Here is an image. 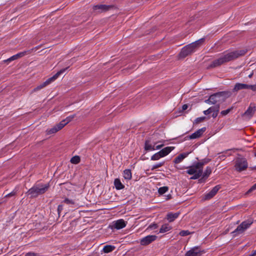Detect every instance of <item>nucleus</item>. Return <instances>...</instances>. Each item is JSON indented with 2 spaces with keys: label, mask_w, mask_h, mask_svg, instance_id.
Masks as SVG:
<instances>
[{
  "label": "nucleus",
  "mask_w": 256,
  "mask_h": 256,
  "mask_svg": "<svg viewBox=\"0 0 256 256\" xmlns=\"http://www.w3.org/2000/svg\"><path fill=\"white\" fill-rule=\"evenodd\" d=\"M49 184L34 186L28 192V194L32 198H36L38 195L44 194L48 188Z\"/></svg>",
  "instance_id": "nucleus-4"
},
{
  "label": "nucleus",
  "mask_w": 256,
  "mask_h": 256,
  "mask_svg": "<svg viewBox=\"0 0 256 256\" xmlns=\"http://www.w3.org/2000/svg\"><path fill=\"white\" fill-rule=\"evenodd\" d=\"M80 161V158L78 156H75L72 158L70 159V162L73 164H78Z\"/></svg>",
  "instance_id": "nucleus-29"
},
{
  "label": "nucleus",
  "mask_w": 256,
  "mask_h": 256,
  "mask_svg": "<svg viewBox=\"0 0 256 256\" xmlns=\"http://www.w3.org/2000/svg\"><path fill=\"white\" fill-rule=\"evenodd\" d=\"M126 222L123 219H120L114 222L112 228L116 230H120L126 226Z\"/></svg>",
  "instance_id": "nucleus-15"
},
{
  "label": "nucleus",
  "mask_w": 256,
  "mask_h": 256,
  "mask_svg": "<svg viewBox=\"0 0 256 256\" xmlns=\"http://www.w3.org/2000/svg\"><path fill=\"white\" fill-rule=\"evenodd\" d=\"M256 255V250H252L249 256H255Z\"/></svg>",
  "instance_id": "nucleus-48"
},
{
  "label": "nucleus",
  "mask_w": 256,
  "mask_h": 256,
  "mask_svg": "<svg viewBox=\"0 0 256 256\" xmlns=\"http://www.w3.org/2000/svg\"><path fill=\"white\" fill-rule=\"evenodd\" d=\"M200 252L198 248L196 246L188 251L184 256H198L200 255Z\"/></svg>",
  "instance_id": "nucleus-19"
},
{
  "label": "nucleus",
  "mask_w": 256,
  "mask_h": 256,
  "mask_svg": "<svg viewBox=\"0 0 256 256\" xmlns=\"http://www.w3.org/2000/svg\"><path fill=\"white\" fill-rule=\"evenodd\" d=\"M123 176L125 180H130L132 178V174L130 169H126L124 171Z\"/></svg>",
  "instance_id": "nucleus-26"
},
{
  "label": "nucleus",
  "mask_w": 256,
  "mask_h": 256,
  "mask_svg": "<svg viewBox=\"0 0 256 256\" xmlns=\"http://www.w3.org/2000/svg\"><path fill=\"white\" fill-rule=\"evenodd\" d=\"M245 53L246 52L244 50L224 52L220 54L218 58L213 60L208 68H211L218 66L226 62L232 60L240 56L244 55Z\"/></svg>",
  "instance_id": "nucleus-1"
},
{
  "label": "nucleus",
  "mask_w": 256,
  "mask_h": 256,
  "mask_svg": "<svg viewBox=\"0 0 256 256\" xmlns=\"http://www.w3.org/2000/svg\"><path fill=\"white\" fill-rule=\"evenodd\" d=\"M210 161V159H204L202 160V162H198V163H204V165L208 163Z\"/></svg>",
  "instance_id": "nucleus-45"
},
{
  "label": "nucleus",
  "mask_w": 256,
  "mask_h": 256,
  "mask_svg": "<svg viewBox=\"0 0 256 256\" xmlns=\"http://www.w3.org/2000/svg\"><path fill=\"white\" fill-rule=\"evenodd\" d=\"M164 163H165L163 161V162H160L159 163H158L156 164H155L152 166L150 170H152L154 171L156 169L158 168L163 166L164 164Z\"/></svg>",
  "instance_id": "nucleus-30"
},
{
  "label": "nucleus",
  "mask_w": 256,
  "mask_h": 256,
  "mask_svg": "<svg viewBox=\"0 0 256 256\" xmlns=\"http://www.w3.org/2000/svg\"><path fill=\"white\" fill-rule=\"evenodd\" d=\"M25 256H36L34 253H28Z\"/></svg>",
  "instance_id": "nucleus-49"
},
{
  "label": "nucleus",
  "mask_w": 256,
  "mask_h": 256,
  "mask_svg": "<svg viewBox=\"0 0 256 256\" xmlns=\"http://www.w3.org/2000/svg\"><path fill=\"white\" fill-rule=\"evenodd\" d=\"M31 50H28V51H24L20 52H19L15 55L12 56L8 60H6V62H10L14 60H16L26 55L27 54H28L30 52Z\"/></svg>",
  "instance_id": "nucleus-18"
},
{
  "label": "nucleus",
  "mask_w": 256,
  "mask_h": 256,
  "mask_svg": "<svg viewBox=\"0 0 256 256\" xmlns=\"http://www.w3.org/2000/svg\"><path fill=\"white\" fill-rule=\"evenodd\" d=\"M66 68H63L58 72H57L53 76L48 78L46 82H44L42 84L38 86L36 88H34L33 90V92H36V90H40L42 89V88H44L48 84H50L52 82H54L55 80L58 76L62 74V73L64 72Z\"/></svg>",
  "instance_id": "nucleus-8"
},
{
  "label": "nucleus",
  "mask_w": 256,
  "mask_h": 256,
  "mask_svg": "<svg viewBox=\"0 0 256 256\" xmlns=\"http://www.w3.org/2000/svg\"><path fill=\"white\" fill-rule=\"evenodd\" d=\"M234 168L235 170L239 172L246 170L248 168L247 160L243 157L236 158L234 160Z\"/></svg>",
  "instance_id": "nucleus-5"
},
{
  "label": "nucleus",
  "mask_w": 256,
  "mask_h": 256,
  "mask_svg": "<svg viewBox=\"0 0 256 256\" xmlns=\"http://www.w3.org/2000/svg\"><path fill=\"white\" fill-rule=\"evenodd\" d=\"M114 185L115 188L118 190H120L124 188V186L121 182L119 178H116L114 180Z\"/></svg>",
  "instance_id": "nucleus-24"
},
{
  "label": "nucleus",
  "mask_w": 256,
  "mask_h": 256,
  "mask_svg": "<svg viewBox=\"0 0 256 256\" xmlns=\"http://www.w3.org/2000/svg\"><path fill=\"white\" fill-rule=\"evenodd\" d=\"M62 210V206L59 205L58 206V211L60 212V211Z\"/></svg>",
  "instance_id": "nucleus-50"
},
{
  "label": "nucleus",
  "mask_w": 256,
  "mask_h": 256,
  "mask_svg": "<svg viewBox=\"0 0 256 256\" xmlns=\"http://www.w3.org/2000/svg\"><path fill=\"white\" fill-rule=\"evenodd\" d=\"M179 215H180V212L168 213L166 216L167 220L169 222H172L174 221L176 218H178Z\"/></svg>",
  "instance_id": "nucleus-22"
},
{
  "label": "nucleus",
  "mask_w": 256,
  "mask_h": 256,
  "mask_svg": "<svg viewBox=\"0 0 256 256\" xmlns=\"http://www.w3.org/2000/svg\"><path fill=\"white\" fill-rule=\"evenodd\" d=\"M112 8V6L106 4H98L93 6V10L98 12H106Z\"/></svg>",
  "instance_id": "nucleus-13"
},
{
  "label": "nucleus",
  "mask_w": 256,
  "mask_h": 256,
  "mask_svg": "<svg viewBox=\"0 0 256 256\" xmlns=\"http://www.w3.org/2000/svg\"><path fill=\"white\" fill-rule=\"evenodd\" d=\"M206 128L205 127L200 128L188 136V138L190 140L200 138L203 133L206 131Z\"/></svg>",
  "instance_id": "nucleus-17"
},
{
  "label": "nucleus",
  "mask_w": 256,
  "mask_h": 256,
  "mask_svg": "<svg viewBox=\"0 0 256 256\" xmlns=\"http://www.w3.org/2000/svg\"><path fill=\"white\" fill-rule=\"evenodd\" d=\"M16 194V191L15 190H12V192L6 194L5 196L6 198H9L10 196H15Z\"/></svg>",
  "instance_id": "nucleus-37"
},
{
  "label": "nucleus",
  "mask_w": 256,
  "mask_h": 256,
  "mask_svg": "<svg viewBox=\"0 0 256 256\" xmlns=\"http://www.w3.org/2000/svg\"><path fill=\"white\" fill-rule=\"evenodd\" d=\"M252 222H248L246 221L243 222L240 224L237 228L232 232V234L234 236H236L238 234L242 233L246 230L252 224Z\"/></svg>",
  "instance_id": "nucleus-11"
},
{
  "label": "nucleus",
  "mask_w": 256,
  "mask_h": 256,
  "mask_svg": "<svg viewBox=\"0 0 256 256\" xmlns=\"http://www.w3.org/2000/svg\"><path fill=\"white\" fill-rule=\"evenodd\" d=\"M256 112V106L254 104L250 103L246 111L242 114V116L246 119L251 118Z\"/></svg>",
  "instance_id": "nucleus-10"
},
{
  "label": "nucleus",
  "mask_w": 256,
  "mask_h": 256,
  "mask_svg": "<svg viewBox=\"0 0 256 256\" xmlns=\"http://www.w3.org/2000/svg\"><path fill=\"white\" fill-rule=\"evenodd\" d=\"M158 142H151L150 140H146L144 143V150L146 151H152L155 150V146Z\"/></svg>",
  "instance_id": "nucleus-16"
},
{
  "label": "nucleus",
  "mask_w": 256,
  "mask_h": 256,
  "mask_svg": "<svg viewBox=\"0 0 256 256\" xmlns=\"http://www.w3.org/2000/svg\"><path fill=\"white\" fill-rule=\"evenodd\" d=\"M161 158H162V157L161 156L160 152H158L156 153L155 154H154V155H152L151 156L150 160H158Z\"/></svg>",
  "instance_id": "nucleus-31"
},
{
  "label": "nucleus",
  "mask_w": 256,
  "mask_h": 256,
  "mask_svg": "<svg viewBox=\"0 0 256 256\" xmlns=\"http://www.w3.org/2000/svg\"><path fill=\"white\" fill-rule=\"evenodd\" d=\"M204 119H205V117L198 118L195 120V123L196 124L200 123V122H202Z\"/></svg>",
  "instance_id": "nucleus-38"
},
{
  "label": "nucleus",
  "mask_w": 256,
  "mask_h": 256,
  "mask_svg": "<svg viewBox=\"0 0 256 256\" xmlns=\"http://www.w3.org/2000/svg\"><path fill=\"white\" fill-rule=\"evenodd\" d=\"M248 89H250L254 92H256V84L254 85L248 84Z\"/></svg>",
  "instance_id": "nucleus-40"
},
{
  "label": "nucleus",
  "mask_w": 256,
  "mask_h": 256,
  "mask_svg": "<svg viewBox=\"0 0 256 256\" xmlns=\"http://www.w3.org/2000/svg\"><path fill=\"white\" fill-rule=\"evenodd\" d=\"M228 150H226L224 152H222V153H220V155L219 156V158H220V160H224V158L226 156V155H224V153H227Z\"/></svg>",
  "instance_id": "nucleus-41"
},
{
  "label": "nucleus",
  "mask_w": 256,
  "mask_h": 256,
  "mask_svg": "<svg viewBox=\"0 0 256 256\" xmlns=\"http://www.w3.org/2000/svg\"><path fill=\"white\" fill-rule=\"evenodd\" d=\"M73 118L74 116L68 117L56 125L54 126L52 128L48 129L46 130L47 134H51L56 133L57 132L62 129L67 124L70 122Z\"/></svg>",
  "instance_id": "nucleus-6"
},
{
  "label": "nucleus",
  "mask_w": 256,
  "mask_h": 256,
  "mask_svg": "<svg viewBox=\"0 0 256 256\" xmlns=\"http://www.w3.org/2000/svg\"><path fill=\"white\" fill-rule=\"evenodd\" d=\"M168 186H164L160 188L158 190V192L160 194H163L168 192Z\"/></svg>",
  "instance_id": "nucleus-32"
},
{
  "label": "nucleus",
  "mask_w": 256,
  "mask_h": 256,
  "mask_svg": "<svg viewBox=\"0 0 256 256\" xmlns=\"http://www.w3.org/2000/svg\"><path fill=\"white\" fill-rule=\"evenodd\" d=\"M210 110L211 109L208 108V110H204L203 112L205 115H208L211 113Z\"/></svg>",
  "instance_id": "nucleus-43"
},
{
  "label": "nucleus",
  "mask_w": 256,
  "mask_h": 256,
  "mask_svg": "<svg viewBox=\"0 0 256 256\" xmlns=\"http://www.w3.org/2000/svg\"><path fill=\"white\" fill-rule=\"evenodd\" d=\"M218 112H212V116L213 118H216L217 116Z\"/></svg>",
  "instance_id": "nucleus-46"
},
{
  "label": "nucleus",
  "mask_w": 256,
  "mask_h": 256,
  "mask_svg": "<svg viewBox=\"0 0 256 256\" xmlns=\"http://www.w3.org/2000/svg\"><path fill=\"white\" fill-rule=\"evenodd\" d=\"M157 238L155 235H148L140 240V244L142 246H146L154 242Z\"/></svg>",
  "instance_id": "nucleus-12"
},
{
  "label": "nucleus",
  "mask_w": 256,
  "mask_h": 256,
  "mask_svg": "<svg viewBox=\"0 0 256 256\" xmlns=\"http://www.w3.org/2000/svg\"><path fill=\"white\" fill-rule=\"evenodd\" d=\"M172 228V227L168 224H165L162 226L159 232L160 233H164L170 230Z\"/></svg>",
  "instance_id": "nucleus-25"
},
{
  "label": "nucleus",
  "mask_w": 256,
  "mask_h": 256,
  "mask_svg": "<svg viewBox=\"0 0 256 256\" xmlns=\"http://www.w3.org/2000/svg\"><path fill=\"white\" fill-rule=\"evenodd\" d=\"M232 108H233L231 107L230 108H228L227 110H222L220 112V114L222 116H225L227 115L232 110Z\"/></svg>",
  "instance_id": "nucleus-34"
},
{
  "label": "nucleus",
  "mask_w": 256,
  "mask_h": 256,
  "mask_svg": "<svg viewBox=\"0 0 256 256\" xmlns=\"http://www.w3.org/2000/svg\"><path fill=\"white\" fill-rule=\"evenodd\" d=\"M158 227V226L157 224H152L148 226V228H150L151 230H154V229Z\"/></svg>",
  "instance_id": "nucleus-39"
},
{
  "label": "nucleus",
  "mask_w": 256,
  "mask_h": 256,
  "mask_svg": "<svg viewBox=\"0 0 256 256\" xmlns=\"http://www.w3.org/2000/svg\"><path fill=\"white\" fill-rule=\"evenodd\" d=\"M164 146V144H163L156 145V146H155V150L160 149L162 147H163Z\"/></svg>",
  "instance_id": "nucleus-44"
},
{
  "label": "nucleus",
  "mask_w": 256,
  "mask_h": 256,
  "mask_svg": "<svg viewBox=\"0 0 256 256\" xmlns=\"http://www.w3.org/2000/svg\"><path fill=\"white\" fill-rule=\"evenodd\" d=\"M204 38H200L182 48L178 54L179 58H184L189 54L194 52L204 42Z\"/></svg>",
  "instance_id": "nucleus-2"
},
{
  "label": "nucleus",
  "mask_w": 256,
  "mask_h": 256,
  "mask_svg": "<svg viewBox=\"0 0 256 256\" xmlns=\"http://www.w3.org/2000/svg\"><path fill=\"white\" fill-rule=\"evenodd\" d=\"M190 234H192V232H190L188 230H182L180 232L179 234L182 236H188V235Z\"/></svg>",
  "instance_id": "nucleus-33"
},
{
  "label": "nucleus",
  "mask_w": 256,
  "mask_h": 256,
  "mask_svg": "<svg viewBox=\"0 0 256 256\" xmlns=\"http://www.w3.org/2000/svg\"><path fill=\"white\" fill-rule=\"evenodd\" d=\"M220 188V185L216 186L210 192L205 194L204 200H208L212 198L216 194Z\"/></svg>",
  "instance_id": "nucleus-14"
},
{
  "label": "nucleus",
  "mask_w": 256,
  "mask_h": 256,
  "mask_svg": "<svg viewBox=\"0 0 256 256\" xmlns=\"http://www.w3.org/2000/svg\"><path fill=\"white\" fill-rule=\"evenodd\" d=\"M115 249V246L112 245H106L105 246L102 250L104 253H108L112 252Z\"/></svg>",
  "instance_id": "nucleus-27"
},
{
  "label": "nucleus",
  "mask_w": 256,
  "mask_h": 256,
  "mask_svg": "<svg viewBox=\"0 0 256 256\" xmlns=\"http://www.w3.org/2000/svg\"><path fill=\"white\" fill-rule=\"evenodd\" d=\"M66 68H63L58 72H57L53 76L48 78L46 82H44L42 84L38 86L36 88H34L33 90V92H36V90H40L42 89V88H44L48 84H50L52 82H54L55 80L58 76L62 74V73L64 72Z\"/></svg>",
  "instance_id": "nucleus-7"
},
{
  "label": "nucleus",
  "mask_w": 256,
  "mask_h": 256,
  "mask_svg": "<svg viewBox=\"0 0 256 256\" xmlns=\"http://www.w3.org/2000/svg\"><path fill=\"white\" fill-rule=\"evenodd\" d=\"M212 172V169L210 167L207 166L204 172H202V175L203 178H207L209 176L210 174Z\"/></svg>",
  "instance_id": "nucleus-28"
},
{
  "label": "nucleus",
  "mask_w": 256,
  "mask_h": 256,
  "mask_svg": "<svg viewBox=\"0 0 256 256\" xmlns=\"http://www.w3.org/2000/svg\"><path fill=\"white\" fill-rule=\"evenodd\" d=\"M209 108L211 109V110H210L211 113L212 112H219L220 106L219 105H217V106H211Z\"/></svg>",
  "instance_id": "nucleus-35"
},
{
  "label": "nucleus",
  "mask_w": 256,
  "mask_h": 256,
  "mask_svg": "<svg viewBox=\"0 0 256 256\" xmlns=\"http://www.w3.org/2000/svg\"><path fill=\"white\" fill-rule=\"evenodd\" d=\"M248 84L242 83H236L232 90V92H236L241 90L248 89Z\"/></svg>",
  "instance_id": "nucleus-20"
},
{
  "label": "nucleus",
  "mask_w": 256,
  "mask_h": 256,
  "mask_svg": "<svg viewBox=\"0 0 256 256\" xmlns=\"http://www.w3.org/2000/svg\"><path fill=\"white\" fill-rule=\"evenodd\" d=\"M63 202L67 204H74V202L72 200H70L68 198H66L63 201Z\"/></svg>",
  "instance_id": "nucleus-36"
},
{
  "label": "nucleus",
  "mask_w": 256,
  "mask_h": 256,
  "mask_svg": "<svg viewBox=\"0 0 256 256\" xmlns=\"http://www.w3.org/2000/svg\"><path fill=\"white\" fill-rule=\"evenodd\" d=\"M188 153L180 154L174 158V162L175 164H179L181 162L188 156Z\"/></svg>",
  "instance_id": "nucleus-23"
},
{
  "label": "nucleus",
  "mask_w": 256,
  "mask_h": 256,
  "mask_svg": "<svg viewBox=\"0 0 256 256\" xmlns=\"http://www.w3.org/2000/svg\"><path fill=\"white\" fill-rule=\"evenodd\" d=\"M255 156H256V153L255 154Z\"/></svg>",
  "instance_id": "nucleus-51"
},
{
  "label": "nucleus",
  "mask_w": 256,
  "mask_h": 256,
  "mask_svg": "<svg viewBox=\"0 0 256 256\" xmlns=\"http://www.w3.org/2000/svg\"><path fill=\"white\" fill-rule=\"evenodd\" d=\"M204 163L196 162L194 164L188 168L186 173L193 175L190 178L192 180H196L200 178L202 174Z\"/></svg>",
  "instance_id": "nucleus-3"
},
{
  "label": "nucleus",
  "mask_w": 256,
  "mask_h": 256,
  "mask_svg": "<svg viewBox=\"0 0 256 256\" xmlns=\"http://www.w3.org/2000/svg\"><path fill=\"white\" fill-rule=\"evenodd\" d=\"M188 108V106L186 104H184L182 106V110H186Z\"/></svg>",
  "instance_id": "nucleus-47"
},
{
  "label": "nucleus",
  "mask_w": 256,
  "mask_h": 256,
  "mask_svg": "<svg viewBox=\"0 0 256 256\" xmlns=\"http://www.w3.org/2000/svg\"><path fill=\"white\" fill-rule=\"evenodd\" d=\"M174 148L173 146H167L161 150L159 152L164 158L168 155Z\"/></svg>",
  "instance_id": "nucleus-21"
},
{
  "label": "nucleus",
  "mask_w": 256,
  "mask_h": 256,
  "mask_svg": "<svg viewBox=\"0 0 256 256\" xmlns=\"http://www.w3.org/2000/svg\"><path fill=\"white\" fill-rule=\"evenodd\" d=\"M223 96L222 92H218L210 96L208 100H205L204 102L209 104H214L217 102L221 100V98Z\"/></svg>",
  "instance_id": "nucleus-9"
},
{
  "label": "nucleus",
  "mask_w": 256,
  "mask_h": 256,
  "mask_svg": "<svg viewBox=\"0 0 256 256\" xmlns=\"http://www.w3.org/2000/svg\"><path fill=\"white\" fill-rule=\"evenodd\" d=\"M256 190V183L254 184L248 191V193L251 192Z\"/></svg>",
  "instance_id": "nucleus-42"
}]
</instances>
